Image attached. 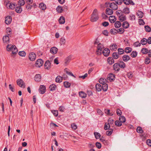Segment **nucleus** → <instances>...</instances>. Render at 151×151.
Returning <instances> with one entry per match:
<instances>
[{
    "label": "nucleus",
    "instance_id": "obj_21",
    "mask_svg": "<svg viewBox=\"0 0 151 151\" xmlns=\"http://www.w3.org/2000/svg\"><path fill=\"white\" fill-rule=\"evenodd\" d=\"M72 58V57L71 55H70L67 57L65 60V63L66 65H67L70 62Z\"/></svg>",
    "mask_w": 151,
    "mask_h": 151
},
{
    "label": "nucleus",
    "instance_id": "obj_26",
    "mask_svg": "<svg viewBox=\"0 0 151 151\" xmlns=\"http://www.w3.org/2000/svg\"><path fill=\"white\" fill-rule=\"evenodd\" d=\"M39 7L42 10H44L46 9V7L44 4L42 3L40 4L39 6Z\"/></svg>",
    "mask_w": 151,
    "mask_h": 151
},
{
    "label": "nucleus",
    "instance_id": "obj_47",
    "mask_svg": "<svg viewBox=\"0 0 151 151\" xmlns=\"http://www.w3.org/2000/svg\"><path fill=\"white\" fill-rule=\"evenodd\" d=\"M115 124L116 126L118 127H120L122 125V123L119 120L115 121Z\"/></svg>",
    "mask_w": 151,
    "mask_h": 151
},
{
    "label": "nucleus",
    "instance_id": "obj_45",
    "mask_svg": "<svg viewBox=\"0 0 151 151\" xmlns=\"http://www.w3.org/2000/svg\"><path fill=\"white\" fill-rule=\"evenodd\" d=\"M64 86L66 88H69L70 86V83L67 81H65L63 83Z\"/></svg>",
    "mask_w": 151,
    "mask_h": 151
},
{
    "label": "nucleus",
    "instance_id": "obj_12",
    "mask_svg": "<svg viewBox=\"0 0 151 151\" xmlns=\"http://www.w3.org/2000/svg\"><path fill=\"white\" fill-rule=\"evenodd\" d=\"M109 7L114 10H116L118 9L117 5L114 2L110 4L109 5Z\"/></svg>",
    "mask_w": 151,
    "mask_h": 151
},
{
    "label": "nucleus",
    "instance_id": "obj_51",
    "mask_svg": "<svg viewBox=\"0 0 151 151\" xmlns=\"http://www.w3.org/2000/svg\"><path fill=\"white\" fill-rule=\"evenodd\" d=\"M52 113L55 116H57L58 114V111L57 110H52L51 111Z\"/></svg>",
    "mask_w": 151,
    "mask_h": 151
},
{
    "label": "nucleus",
    "instance_id": "obj_33",
    "mask_svg": "<svg viewBox=\"0 0 151 151\" xmlns=\"http://www.w3.org/2000/svg\"><path fill=\"white\" fill-rule=\"evenodd\" d=\"M79 96L83 98H85L86 96V94L83 91H81L79 93Z\"/></svg>",
    "mask_w": 151,
    "mask_h": 151
},
{
    "label": "nucleus",
    "instance_id": "obj_10",
    "mask_svg": "<svg viewBox=\"0 0 151 151\" xmlns=\"http://www.w3.org/2000/svg\"><path fill=\"white\" fill-rule=\"evenodd\" d=\"M46 88L45 87L44 85H41L40 86L39 90V92L41 94H44Z\"/></svg>",
    "mask_w": 151,
    "mask_h": 151
},
{
    "label": "nucleus",
    "instance_id": "obj_54",
    "mask_svg": "<svg viewBox=\"0 0 151 151\" xmlns=\"http://www.w3.org/2000/svg\"><path fill=\"white\" fill-rule=\"evenodd\" d=\"M56 10L59 13H61L63 12V9L61 6H58L56 8Z\"/></svg>",
    "mask_w": 151,
    "mask_h": 151
},
{
    "label": "nucleus",
    "instance_id": "obj_2",
    "mask_svg": "<svg viewBox=\"0 0 151 151\" xmlns=\"http://www.w3.org/2000/svg\"><path fill=\"white\" fill-rule=\"evenodd\" d=\"M6 49L8 51H12L13 54H16L18 52L17 49L14 45L8 44L6 46Z\"/></svg>",
    "mask_w": 151,
    "mask_h": 151
},
{
    "label": "nucleus",
    "instance_id": "obj_58",
    "mask_svg": "<svg viewBox=\"0 0 151 151\" xmlns=\"http://www.w3.org/2000/svg\"><path fill=\"white\" fill-rule=\"evenodd\" d=\"M150 63V58L148 57H147L145 60V63L146 64H148Z\"/></svg>",
    "mask_w": 151,
    "mask_h": 151
},
{
    "label": "nucleus",
    "instance_id": "obj_20",
    "mask_svg": "<svg viewBox=\"0 0 151 151\" xmlns=\"http://www.w3.org/2000/svg\"><path fill=\"white\" fill-rule=\"evenodd\" d=\"M106 14L108 15L112 14L113 13V11L110 8H107L106 10Z\"/></svg>",
    "mask_w": 151,
    "mask_h": 151
},
{
    "label": "nucleus",
    "instance_id": "obj_40",
    "mask_svg": "<svg viewBox=\"0 0 151 151\" xmlns=\"http://www.w3.org/2000/svg\"><path fill=\"white\" fill-rule=\"evenodd\" d=\"M118 53L119 55H122L124 53V50L122 48H119L117 50Z\"/></svg>",
    "mask_w": 151,
    "mask_h": 151
},
{
    "label": "nucleus",
    "instance_id": "obj_25",
    "mask_svg": "<svg viewBox=\"0 0 151 151\" xmlns=\"http://www.w3.org/2000/svg\"><path fill=\"white\" fill-rule=\"evenodd\" d=\"M55 81L57 83L61 82L63 80V77L60 76H57L55 78Z\"/></svg>",
    "mask_w": 151,
    "mask_h": 151
},
{
    "label": "nucleus",
    "instance_id": "obj_22",
    "mask_svg": "<svg viewBox=\"0 0 151 151\" xmlns=\"http://www.w3.org/2000/svg\"><path fill=\"white\" fill-rule=\"evenodd\" d=\"M122 26L124 28L127 29L129 27V24L127 21H125L123 22Z\"/></svg>",
    "mask_w": 151,
    "mask_h": 151
},
{
    "label": "nucleus",
    "instance_id": "obj_23",
    "mask_svg": "<svg viewBox=\"0 0 151 151\" xmlns=\"http://www.w3.org/2000/svg\"><path fill=\"white\" fill-rule=\"evenodd\" d=\"M59 22L60 24H63L65 22V18L63 16H61L59 19Z\"/></svg>",
    "mask_w": 151,
    "mask_h": 151
},
{
    "label": "nucleus",
    "instance_id": "obj_27",
    "mask_svg": "<svg viewBox=\"0 0 151 151\" xmlns=\"http://www.w3.org/2000/svg\"><path fill=\"white\" fill-rule=\"evenodd\" d=\"M56 88V86L55 84H52L49 87L50 91H54Z\"/></svg>",
    "mask_w": 151,
    "mask_h": 151
},
{
    "label": "nucleus",
    "instance_id": "obj_42",
    "mask_svg": "<svg viewBox=\"0 0 151 151\" xmlns=\"http://www.w3.org/2000/svg\"><path fill=\"white\" fill-rule=\"evenodd\" d=\"M148 50L147 48H143L141 49V52L143 54H145L148 53Z\"/></svg>",
    "mask_w": 151,
    "mask_h": 151
},
{
    "label": "nucleus",
    "instance_id": "obj_43",
    "mask_svg": "<svg viewBox=\"0 0 151 151\" xmlns=\"http://www.w3.org/2000/svg\"><path fill=\"white\" fill-rule=\"evenodd\" d=\"M136 131L137 132L139 133H142L143 132L142 128L140 127H137Z\"/></svg>",
    "mask_w": 151,
    "mask_h": 151
},
{
    "label": "nucleus",
    "instance_id": "obj_36",
    "mask_svg": "<svg viewBox=\"0 0 151 151\" xmlns=\"http://www.w3.org/2000/svg\"><path fill=\"white\" fill-rule=\"evenodd\" d=\"M112 56L113 58L117 59L119 57V55L117 53L114 52L113 53Z\"/></svg>",
    "mask_w": 151,
    "mask_h": 151
},
{
    "label": "nucleus",
    "instance_id": "obj_41",
    "mask_svg": "<svg viewBox=\"0 0 151 151\" xmlns=\"http://www.w3.org/2000/svg\"><path fill=\"white\" fill-rule=\"evenodd\" d=\"M119 19L121 22H123L124 21H125L126 19V17L125 16H122V15L121 16H119Z\"/></svg>",
    "mask_w": 151,
    "mask_h": 151
},
{
    "label": "nucleus",
    "instance_id": "obj_53",
    "mask_svg": "<svg viewBox=\"0 0 151 151\" xmlns=\"http://www.w3.org/2000/svg\"><path fill=\"white\" fill-rule=\"evenodd\" d=\"M113 132V129H110L109 131L106 132V134L108 136L111 135Z\"/></svg>",
    "mask_w": 151,
    "mask_h": 151
},
{
    "label": "nucleus",
    "instance_id": "obj_4",
    "mask_svg": "<svg viewBox=\"0 0 151 151\" xmlns=\"http://www.w3.org/2000/svg\"><path fill=\"white\" fill-rule=\"evenodd\" d=\"M43 64V61L41 59H38L36 61L35 66L37 67H40Z\"/></svg>",
    "mask_w": 151,
    "mask_h": 151
},
{
    "label": "nucleus",
    "instance_id": "obj_63",
    "mask_svg": "<svg viewBox=\"0 0 151 151\" xmlns=\"http://www.w3.org/2000/svg\"><path fill=\"white\" fill-rule=\"evenodd\" d=\"M114 1L118 5L121 4L122 3V0H114Z\"/></svg>",
    "mask_w": 151,
    "mask_h": 151
},
{
    "label": "nucleus",
    "instance_id": "obj_39",
    "mask_svg": "<svg viewBox=\"0 0 151 151\" xmlns=\"http://www.w3.org/2000/svg\"><path fill=\"white\" fill-rule=\"evenodd\" d=\"M132 48L130 47H126L124 49L125 52L127 53H128L132 51Z\"/></svg>",
    "mask_w": 151,
    "mask_h": 151
},
{
    "label": "nucleus",
    "instance_id": "obj_29",
    "mask_svg": "<svg viewBox=\"0 0 151 151\" xmlns=\"http://www.w3.org/2000/svg\"><path fill=\"white\" fill-rule=\"evenodd\" d=\"M137 14L139 17V18H142L144 14L141 11H138L137 12Z\"/></svg>",
    "mask_w": 151,
    "mask_h": 151
},
{
    "label": "nucleus",
    "instance_id": "obj_14",
    "mask_svg": "<svg viewBox=\"0 0 151 151\" xmlns=\"http://www.w3.org/2000/svg\"><path fill=\"white\" fill-rule=\"evenodd\" d=\"M107 78L110 81H112L115 78V75L112 73L108 75Z\"/></svg>",
    "mask_w": 151,
    "mask_h": 151
},
{
    "label": "nucleus",
    "instance_id": "obj_60",
    "mask_svg": "<svg viewBox=\"0 0 151 151\" xmlns=\"http://www.w3.org/2000/svg\"><path fill=\"white\" fill-rule=\"evenodd\" d=\"M60 43L62 45H64L65 43V40L64 38H61L60 39Z\"/></svg>",
    "mask_w": 151,
    "mask_h": 151
},
{
    "label": "nucleus",
    "instance_id": "obj_62",
    "mask_svg": "<svg viewBox=\"0 0 151 151\" xmlns=\"http://www.w3.org/2000/svg\"><path fill=\"white\" fill-rule=\"evenodd\" d=\"M19 4L21 6H23L25 4V1L24 0H20L19 2Z\"/></svg>",
    "mask_w": 151,
    "mask_h": 151
},
{
    "label": "nucleus",
    "instance_id": "obj_11",
    "mask_svg": "<svg viewBox=\"0 0 151 151\" xmlns=\"http://www.w3.org/2000/svg\"><path fill=\"white\" fill-rule=\"evenodd\" d=\"M104 48V46L103 45L101 44L100 43H99V44H98L97 45V50H97L96 51V52H97V53L98 54V53H97L99 52V51H100V53L101 54V52L102 51V50Z\"/></svg>",
    "mask_w": 151,
    "mask_h": 151
},
{
    "label": "nucleus",
    "instance_id": "obj_57",
    "mask_svg": "<svg viewBox=\"0 0 151 151\" xmlns=\"http://www.w3.org/2000/svg\"><path fill=\"white\" fill-rule=\"evenodd\" d=\"M110 111L109 109H105V114H107L109 115L110 116H112L113 115V114L110 113Z\"/></svg>",
    "mask_w": 151,
    "mask_h": 151
},
{
    "label": "nucleus",
    "instance_id": "obj_46",
    "mask_svg": "<svg viewBox=\"0 0 151 151\" xmlns=\"http://www.w3.org/2000/svg\"><path fill=\"white\" fill-rule=\"evenodd\" d=\"M123 11L124 13L127 14H129L130 12L129 9L127 7H126L124 9Z\"/></svg>",
    "mask_w": 151,
    "mask_h": 151
},
{
    "label": "nucleus",
    "instance_id": "obj_3",
    "mask_svg": "<svg viewBox=\"0 0 151 151\" xmlns=\"http://www.w3.org/2000/svg\"><path fill=\"white\" fill-rule=\"evenodd\" d=\"M17 85L20 87L24 88H25V83L22 79H18L17 81Z\"/></svg>",
    "mask_w": 151,
    "mask_h": 151
},
{
    "label": "nucleus",
    "instance_id": "obj_7",
    "mask_svg": "<svg viewBox=\"0 0 151 151\" xmlns=\"http://www.w3.org/2000/svg\"><path fill=\"white\" fill-rule=\"evenodd\" d=\"M12 20V17L9 16H8L5 18V22L6 24H9L11 22Z\"/></svg>",
    "mask_w": 151,
    "mask_h": 151
},
{
    "label": "nucleus",
    "instance_id": "obj_1",
    "mask_svg": "<svg viewBox=\"0 0 151 151\" xmlns=\"http://www.w3.org/2000/svg\"><path fill=\"white\" fill-rule=\"evenodd\" d=\"M99 17L97 10L95 9L91 15L90 20L92 22L96 21L99 19Z\"/></svg>",
    "mask_w": 151,
    "mask_h": 151
},
{
    "label": "nucleus",
    "instance_id": "obj_8",
    "mask_svg": "<svg viewBox=\"0 0 151 151\" xmlns=\"http://www.w3.org/2000/svg\"><path fill=\"white\" fill-rule=\"evenodd\" d=\"M110 53V51L107 48L104 49L102 52L104 55L106 57L108 56L109 55Z\"/></svg>",
    "mask_w": 151,
    "mask_h": 151
},
{
    "label": "nucleus",
    "instance_id": "obj_28",
    "mask_svg": "<svg viewBox=\"0 0 151 151\" xmlns=\"http://www.w3.org/2000/svg\"><path fill=\"white\" fill-rule=\"evenodd\" d=\"M15 11L17 13H20L22 11V9L21 6H18L16 8Z\"/></svg>",
    "mask_w": 151,
    "mask_h": 151
},
{
    "label": "nucleus",
    "instance_id": "obj_50",
    "mask_svg": "<svg viewBox=\"0 0 151 151\" xmlns=\"http://www.w3.org/2000/svg\"><path fill=\"white\" fill-rule=\"evenodd\" d=\"M108 124L110 126L111 125H112L114 124V120L111 118H110L108 119Z\"/></svg>",
    "mask_w": 151,
    "mask_h": 151
},
{
    "label": "nucleus",
    "instance_id": "obj_56",
    "mask_svg": "<svg viewBox=\"0 0 151 151\" xmlns=\"http://www.w3.org/2000/svg\"><path fill=\"white\" fill-rule=\"evenodd\" d=\"M145 31L148 32H150L151 31V28L148 26H145Z\"/></svg>",
    "mask_w": 151,
    "mask_h": 151
},
{
    "label": "nucleus",
    "instance_id": "obj_15",
    "mask_svg": "<svg viewBox=\"0 0 151 151\" xmlns=\"http://www.w3.org/2000/svg\"><path fill=\"white\" fill-rule=\"evenodd\" d=\"M58 50V49L57 47H53L51 48L50 52L51 53L55 54L57 53Z\"/></svg>",
    "mask_w": 151,
    "mask_h": 151
},
{
    "label": "nucleus",
    "instance_id": "obj_38",
    "mask_svg": "<svg viewBox=\"0 0 151 151\" xmlns=\"http://www.w3.org/2000/svg\"><path fill=\"white\" fill-rule=\"evenodd\" d=\"M119 120L122 123H124L126 121V118L123 116H121L119 117Z\"/></svg>",
    "mask_w": 151,
    "mask_h": 151
},
{
    "label": "nucleus",
    "instance_id": "obj_30",
    "mask_svg": "<svg viewBox=\"0 0 151 151\" xmlns=\"http://www.w3.org/2000/svg\"><path fill=\"white\" fill-rule=\"evenodd\" d=\"M96 90L98 91H101L102 89V86L99 83L97 84L96 85Z\"/></svg>",
    "mask_w": 151,
    "mask_h": 151
},
{
    "label": "nucleus",
    "instance_id": "obj_13",
    "mask_svg": "<svg viewBox=\"0 0 151 151\" xmlns=\"http://www.w3.org/2000/svg\"><path fill=\"white\" fill-rule=\"evenodd\" d=\"M6 6L7 7H9V8L11 9H14L15 6V4L14 3H7L6 4Z\"/></svg>",
    "mask_w": 151,
    "mask_h": 151
},
{
    "label": "nucleus",
    "instance_id": "obj_59",
    "mask_svg": "<svg viewBox=\"0 0 151 151\" xmlns=\"http://www.w3.org/2000/svg\"><path fill=\"white\" fill-rule=\"evenodd\" d=\"M18 54L21 56H25L26 55V53L24 51L19 52L18 53Z\"/></svg>",
    "mask_w": 151,
    "mask_h": 151
},
{
    "label": "nucleus",
    "instance_id": "obj_35",
    "mask_svg": "<svg viewBox=\"0 0 151 151\" xmlns=\"http://www.w3.org/2000/svg\"><path fill=\"white\" fill-rule=\"evenodd\" d=\"M119 67L122 68H124L125 67V63L122 61H120L119 63Z\"/></svg>",
    "mask_w": 151,
    "mask_h": 151
},
{
    "label": "nucleus",
    "instance_id": "obj_64",
    "mask_svg": "<svg viewBox=\"0 0 151 151\" xmlns=\"http://www.w3.org/2000/svg\"><path fill=\"white\" fill-rule=\"evenodd\" d=\"M71 127L72 129L74 130L76 129L77 128V126L75 123L72 124Z\"/></svg>",
    "mask_w": 151,
    "mask_h": 151
},
{
    "label": "nucleus",
    "instance_id": "obj_32",
    "mask_svg": "<svg viewBox=\"0 0 151 151\" xmlns=\"http://www.w3.org/2000/svg\"><path fill=\"white\" fill-rule=\"evenodd\" d=\"M108 86L106 83L102 85V89L104 91H106L108 89Z\"/></svg>",
    "mask_w": 151,
    "mask_h": 151
},
{
    "label": "nucleus",
    "instance_id": "obj_34",
    "mask_svg": "<svg viewBox=\"0 0 151 151\" xmlns=\"http://www.w3.org/2000/svg\"><path fill=\"white\" fill-rule=\"evenodd\" d=\"M99 82L100 84L103 85L106 83V80L104 78H101L99 80Z\"/></svg>",
    "mask_w": 151,
    "mask_h": 151
},
{
    "label": "nucleus",
    "instance_id": "obj_61",
    "mask_svg": "<svg viewBox=\"0 0 151 151\" xmlns=\"http://www.w3.org/2000/svg\"><path fill=\"white\" fill-rule=\"evenodd\" d=\"M110 126L108 124V123H105L104 125V128L105 130H107L108 129H109L110 128Z\"/></svg>",
    "mask_w": 151,
    "mask_h": 151
},
{
    "label": "nucleus",
    "instance_id": "obj_18",
    "mask_svg": "<svg viewBox=\"0 0 151 151\" xmlns=\"http://www.w3.org/2000/svg\"><path fill=\"white\" fill-rule=\"evenodd\" d=\"M41 76L40 74H37L35 75V81L39 82L41 80Z\"/></svg>",
    "mask_w": 151,
    "mask_h": 151
},
{
    "label": "nucleus",
    "instance_id": "obj_52",
    "mask_svg": "<svg viewBox=\"0 0 151 151\" xmlns=\"http://www.w3.org/2000/svg\"><path fill=\"white\" fill-rule=\"evenodd\" d=\"M124 32V29L123 28H121L117 29V33L122 34Z\"/></svg>",
    "mask_w": 151,
    "mask_h": 151
},
{
    "label": "nucleus",
    "instance_id": "obj_6",
    "mask_svg": "<svg viewBox=\"0 0 151 151\" xmlns=\"http://www.w3.org/2000/svg\"><path fill=\"white\" fill-rule=\"evenodd\" d=\"M10 36V34H8V35H5L3 37V40L4 43H5L8 44L9 42V36Z\"/></svg>",
    "mask_w": 151,
    "mask_h": 151
},
{
    "label": "nucleus",
    "instance_id": "obj_49",
    "mask_svg": "<svg viewBox=\"0 0 151 151\" xmlns=\"http://www.w3.org/2000/svg\"><path fill=\"white\" fill-rule=\"evenodd\" d=\"M137 52L136 51H133L131 54V56L132 58H135L137 55Z\"/></svg>",
    "mask_w": 151,
    "mask_h": 151
},
{
    "label": "nucleus",
    "instance_id": "obj_16",
    "mask_svg": "<svg viewBox=\"0 0 151 151\" xmlns=\"http://www.w3.org/2000/svg\"><path fill=\"white\" fill-rule=\"evenodd\" d=\"M109 21L111 23H114L116 20V19L114 16H111L109 17Z\"/></svg>",
    "mask_w": 151,
    "mask_h": 151
},
{
    "label": "nucleus",
    "instance_id": "obj_31",
    "mask_svg": "<svg viewBox=\"0 0 151 151\" xmlns=\"http://www.w3.org/2000/svg\"><path fill=\"white\" fill-rule=\"evenodd\" d=\"M121 23L119 21H117L114 24V26L116 28H118L120 27L121 26Z\"/></svg>",
    "mask_w": 151,
    "mask_h": 151
},
{
    "label": "nucleus",
    "instance_id": "obj_5",
    "mask_svg": "<svg viewBox=\"0 0 151 151\" xmlns=\"http://www.w3.org/2000/svg\"><path fill=\"white\" fill-rule=\"evenodd\" d=\"M36 57V55L34 52H31L29 53V60L32 61H33L35 60Z\"/></svg>",
    "mask_w": 151,
    "mask_h": 151
},
{
    "label": "nucleus",
    "instance_id": "obj_17",
    "mask_svg": "<svg viewBox=\"0 0 151 151\" xmlns=\"http://www.w3.org/2000/svg\"><path fill=\"white\" fill-rule=\"evenodd\" d=\"M117 46L116 44H111L110 46V49L111 50L115 51L117 49Z\"/></svg>",
    "mask_w": 151,
    "mask_h": 151
},
{
    "label": "nucleus",
    "instance_id": "obj_9",
    "mask_svg": "<svg viewBox=\"0 0 151 151\" xmlns=\"http://www.w3.org/2000/svg\"><path fill=\"white\" fill-rule=\"evenodd\" d=\"M113 69L116 72H118L120 70V68L118 63H115L113 65Z\"/></svg>",
    "mask_w": 151,
    "mask_h": 151
},
{
    "label": "nucleus",
    "instance_id": "obj_44",
    "mask_svg": "<svg viewBox=\"0 0 151 151\" xmlns=\"http://www.w3.org/2000/svg\"><path fill=\"white\" fill-rule=\"evenodd\" d=\"M68 68H65L64 69V71L68 75L72 76L75 78V76L71 72H69L68 71Z\"/></svg>",
    "mask_w": 151,
    "mask_h": 151
},
{
    "label": "nucleus",
    "instance_id": "obj_19",
    "mask_svg": "<svg viewBox=\"0 0 151 151\" xmlns=\"http://www.w3.org/2000/svg\"><path fill=\"white\" fill-rule=\"evenodd\" d=\"M130 57L127 55H125L122 56V59L124 62H127L130 59Z\"/></svg>",
    "mask_w": 151,
    "mask_h": 151
},
{
    "label": "nucleus",
    "instance_id": "obj_55",
    "mask_svg": "<svg viewBox=\"0 0 151 151\" xmlns=\"http://www.w3.org/2000/svg\"><path fill=\"white\" fill-rule=\"evenodd\" d=\"M94 134L96 139H98L101 137V135L98 132H95Z\"/></svg>",
    "mask_w": 151,
    "mask_h": 151
},
{
    "label": "nucleus",
    "instance_id": "obj_24",
    "mask_svg": "<svg viewBox=\"0 0 151 151\" xmlns=\"http://www.w3.org/2000/svg\"><path fill=\"white\" fill-rule=\"evenodd\" d=\"M107 62L109 64L111 65L114 63V60L113 58L111 57H109L107 59Z\"/></svg>",
    "mask_w": 151,
    "mask_h": 151
},
{
    "label": "nucleus",
    "instance_id": "obj_48",
    "mask_svg": "<svg viewBox=\"0 0 151 151\" xmlns=\"http://www.w3.org/2000/svg\"><path fill=\"white\" fill-rule=\"evenodd\" d=\"M110 32L111 34H115L117 33V29L113 28L111 29L110 31Z\"/></svg>",
    "mask_w": 151,
    "mask_h": 151
},
{
    "label": "nucleus",
    "instance_id": "obj_37",
    "mask_svg": "<svg viewBox=\"0 0 151 151\" xmlns=\"http://www.w3.org/2000/svg\"><path fill=\"white\" fill-rule=\"evenodd\" d=\"M147 42V39L145 38H144L140 41L141 44H142V45H145Z\"/></svg>",
    "mask_w": 151,
    "mask_h": 151
}]
</instances>
